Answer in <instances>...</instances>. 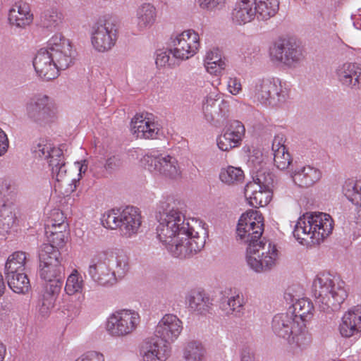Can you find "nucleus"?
Listing matches in <instances>:
<instances>
[{"mask_svg": "<svg viewBox=\"0 0 361 361\" xmlns=\"http://www.w3.org/2000/svg\"><path fill=\"white\" fill-rule=\"evenodd\" d=\"M185 203L172 197L161 201L156 212L157 238L173 256L179 258L196 254L205 245V231L201 230L202 236L195 231L185 221Z\"/></svg>", "mask_w": 361, "mask_h": 361, "instance_id": "f257e3e1", "label": "nucleus"}, {"mask_svg": "<svg viewBox=\"0 0 361 361\" xmlns=\"http://www.w3.org/2000/svg\"><path fill=\"white\" fill-rule=\"evenodd\" d=\"M262 216L257 212L243 214L238 223L237 234L247 245V264L256 272L269 270L275 264L278 250L271 242H264Z\"/></svg>", "mask_w": 361, "mask_h": 361, "instance_id": "f03ea898", "label": "nucleus"}, {"mask_svg": "<svg viewBox=\"0 0 361 361\" xmlns=\"http://www.w3.org/2000/svg\"><path fill=\"white\" fill-rule=\"evenodd\" d=\"M39 276L46 282L39 300V312L46 317L54 307L65 279V267L59 250L51 245H41L39 253Z\"/></svg>", "mask_w": 361, "mask_h": 361, "instance_id": "7ed1b4c3", "label": "nucleus"}, {"mask_svg": "<svg viewBox=\"0 0 361 361\" xmlns=\"http://www.w3.org/2000/svg\"><path fill=\"white\" fill-rule=\"evenodd\" d=\"M345 283L329 273H319L313 281L314 301L320 311L331 313L340 310L348 294Z\"/></svg>", "mask_w": 361, "mask_h": 361, "instance_id": "20e7f679", "label": "nucleus"}, {"mask_svg": "<svg viewBox=\"0 0 361 361\" xmlns=\"http://www.w3.org/2000/svg\"><path fill=\"white\" fill-rule=\"evenodd\" d=\"M333 230V219L331 216L322 212H307L300 216L294 226L293 236L296 240H323Z\"/></svg>", "mask_w": 361, "mask_h": 361, "instance_id": "39448f33", "label": "nucleus"}, {"mask_svg": "<svg viewBox=\"0 0 361 361\" xmlns=\"http://www.w3.org/2000/svg\"><path fill=\"white\" fill-rule=\"evenodd\" d=\"M270 60L276 64L295 68L305 59L303 49L293 37H280L269 48Z\"/></svg>", "mask_w": 361, "mask_h": 361, "instance_id": "423d86ee", "label": "nucleus"}, {"mask_svg": "<svg viewBox=\"0 0 361 361\" xmlns=\"http://www.w3.org/2000/svg\"><path fill=\"white\" fill-rule=\"evenodd\" d=\"M252 94L261 104L276 106L288 98V92L279 79H259L252 90Z\"/></svg>", "mask_w": 361, "mask_h": 361, "instance_id": "0eeeda50", "label": "nucleus"}, {"mask_svg": "<svg viewBox=\"0 0 361 361\" xmlns=\"http://www.w3.org/2000/svg\"><path fill=\"white\" fill-rule=\"evenodd\" d=\"M26 115L39 126L52 122L56 117V109L47 95H39L31 99L26 104Z\"/></svg>", "mask_w": 361, "mask_h": 361, "instance_id": "6e6552de", "label": "nucleus"}, {"mask_svg": "<svg viewBox=\"0 0 361 361\" xmlns=\"http://www.w3.org/2000/svg\"><path fill=\"white\" fill-rule=\"evenodd\" d=\"M139 323L140 316L137 312L122 310L108 318L106 330L114 336H124L133 332Z\"/></svg>", "mask_w": 361, "mask_h": 361, "instance_id": "1a4fd4ad", "label": "nucleus"}, {"mask_svg": "<svg viewBox=\"0 0 361 361\" xmlns=\"http://www.w3.org/2000/svg\"><path fill=\"white\" fill-rule=\"evenodd\" d=\"M47 47L59 71L73 64L75 51L72 49L70 41L61 34L54 35L49 40Z\"/></svg>", "mask_w": 361, "mask_h": 361, "instance_id": "9d476101", "label": "nucleus"}, {"mask_svg": "<svg viewBox=\"0 0 361 361\" xmlns=\"http://www.w3.org/2000/svg\"><path fill=\"white\" fill-rule=\"evenodd\" d=\"M202 108L207 121L215 126L223 123L228 116V102L218 94H209L202 101Z\"/></svg>", "mask_w": 361, "mask_h": 361, "instance_id": "9b49d317", "label": "nucleus"}, {"mask_svg": "<svg viewBox=\"0 0 361 361\" xmlns=\"http://www.w3.org/2000/svg\"><path fill=\"white\" fill-rule=\"evenodd\" d=\"M117 27L110 20H99L92 27V44L94 48L104 52L110 50L117 40Z\"/></svg>", "mask_w": 361, "mask_h": 361, "instance_id": "f8f14e48", "label": "nucleus"}, {"mask_svg": "<svg viewBox=\"0 0 361 361\" xmlns=\"http://www.w3.org/2000/svg\"><path fill=\"white\" fill-rule=\"evenodd\" d=\"M142 161L145 168L151 172L171 179H176L180 176L181 171L179 164L173 157L147 154L143 157Z\"/></svg>", "mask_w": 361, "mask_h": 361, "instance_id": "ddd939ff", "label": "nucleus"}, {"mask_svg": "<svg viewBox=\"0 0 361 361\" xmlns=\"http://www.w3.org/2000/svg\"><path fill=\"white\" fill-rule=\"evenodd\" d=\"M109 262L110 259L106 252L98 253L91 259L88 274L99 286H110L116 283V272L111 271Z\"/></svg>", "mask_w": 361, "mask_h": 361, "instance_id": "4468645a", "label": "nucleus"}, {"mask_svg": "<svg viewBox=\"0 0 361 361\" xmlns=\"http://www.w3.org/2000/svg\"><path fill=\"white\" fill-rule=\"evenodd\" d=\"M172 43L173 56L186 60L197 53L200 47V37L197 32L189 30L177 35Z\"/></svg>", "mask_w": 361, "mask_h": 361, "instance_id": "2eb2a0df", "label": "nucleus"}, {"mask_svg": "<svg viewBox=\"0 0 361 361\" xmlns=\"http://www.w3.org/2000/svg\"><path fill=\"white\" fill-rule=\"evenodd\" d=\"M33 66L39 78L49 81L59 75V71L50 54L48 47L40 49L34 60Z\"/></svg>", "mask_w": 361, "mask_h": 361, "instance_id": "dca6fc26", "label": "nucleus"}, {"mask_svg": "<svg viewBox=\"0 0 361 361\" xmlns=\"http://www.w3.org/2000/svg\"><path fill=\"white\" fill-rule=\"evenodd\" d=\"M182 329V322L176 315L172 314H166L158 323L154 336L169 344L177 339Z\"/></svg>", "mask_w": 361, "mask_h": 361, "instance_id": "f3484780", "label": "nucleus"}, {"mask_svg": "<svg viewBox=\"0 0 361 361\" xmlns=\"http://www.w3.org/2000/svg\"><path fill=\"white\" fill-rule=\"evenodd\" d=\"M144 361H165L170 353L169 345L154 336L145 340L141 350Z\"/></svg>", "mask_w": 361, "mask_h": 361, "instance_id": "a211bd4d", "label": "nucleus"}, {"mask_svg": "<svg viewBox=\"0 0 361 361\" xmlns=\"http://www.w3.org/2000/svg\"><path fill=\"white\" fill-rule=\"evenodd\" d=\"M335 73L342 85L355 90L361 88V65L345 63L339 66Z\"/></svg>", "mask_w": 361, "mask_h": 361, "instance_id": "6ab92c4d", "label": "nucleus"}, {"mask_svg": "<svg viewBox=\"0 0 361 361\" xmlns=\"http://www.w3.org/2000/svg\"><path fill=\"white\" fill-rule=\"evenodd\" d=\"M338 329L344 338H350L361 332V305L351 307L343 314Z\"/></svg>", "mask_w": 361, "mask_h": 361, "instance_id": "aec40b11", "label": "nucleus"}, {"mask_svg": "<svg viewBox=\"0 0 361 361\" xmlns=\"http://www.w3.org/2000/svg\"><path fill=\"white\" fill-rule=\"evenodd\" d=\"M299 320L294 318L293 314L281 313L274 317L271 327L277 336L288 340L291 336L293 331H299Z\"/></svg>", "mask_w": 361, "mask_h": 361, "instance_id": "412c9836", "label": "nucleus"}, {"mask_svg": "<svg viewBox=\"0 0 361 361\" xmlns=\"http://www.w3.org/2000/svg\"><path fill=\"white\" fill-rule=\"evenodd\" d=\"M55 214L61 217V222L56 224V221H54L55 222L52 223L51 226L49 224L47 225L45 233L49 243H44L42 245H51L54 249L59 250V248L65 245L68 238L66 232L68 224L65 222L63 214L61 212H56Z\"/></svg>", "mask_w": 361, "mask_h": 361, "instance_id": "4be33fe9", "label": "nucleus"}, {"mask_svg": "<svg viewBox=\"0 0 361 361\" xmlns=\"http://www.w3.org/2000/svg\"><path fill=\"white\" fill-rule=\"evenodd\" d=\"M293 183L300 188H309L322 178V172L310 165L292 169L290 173Z\"/></svg>", "mask_w": 361, "mask_h": 361, "instance_id": "5701e85b", "label": "nucleus"}, {"mask_svg": "<svg viewBox=\"0 0 361 361\" xmlns=\"http://www.w3.org/2000/svg\"><path fill=\"white\" fill-rule=\"evenodd\" d=\"M120 219V230L122 235L130 237L137 232L141 225V216L138 209L134 207H126L122 209Z\"/></svg>", "mask_w": 361, "mask_h": 361, "instance_id": "b1692460", "label": "nucleus"}, {"mask_svg": "<svg viewBox=\"0 0 361 361\" xmlns=\"http://www.w3.org/2000/svg\"><path fill=\"white\" fill-rule=\"evenodd\" d=\"M188 310L197 314L205 315L212 309V303L210 298L204 291L200 290H191L185 297Z\"/></svg>", "mask_w": 361, "mask_h": 361, "instance_id": "393cba45", "label": "nucleus"}, {"mask_svg": "<svg viewBox=\"0 0 361 361\" xmlns=\"http://www.w3.org/2000/svg\"><path fill=\"white\" fill-rule=\"evenodd\" d=\"M245 305L243 295L235 290L221 298L220 307L227 316L241 317L245 313Z\"/></svg>", "mask_w": 361, "mask_h": 361, "instance_id": "a878e982", "label": "nucleus"}, {"mask_svg": "<svg viewBox=\"0 0 361 361\" xmlns=\"http://www.w3.org/2000/svg\"><path fill=\"white\" fill-rule=\"evenodd\" d=\"M271 190L262 188L256 183H248L245 188V197L255 208L267 205L271 201Z\"/></svg>", "mask_w": 361, "mask_h": 361, "instance_id": "bb28decb", "label": "nucleus"}, {"mask_svg": "<svg viewBox=\"0 0 361 361\" xmlns=\"http://www.w3.org/2000/svg\"><path fill=\"white\" fill-rule=\"evenodd\" d=\"M130 126L133 133L140 138H156L159 131L157 123L143 119L142 116L136 115L132 119Z\"/></svg>", "mask_w": 361, "mask_h": 361, "instance_id": "cd10ccee", "label": "nucleus"}, {"mask_svg": "<svg viewBox=\"0 0 361 361\" xmlns=\"http://www.w3.org/2000/svg\"><path fill=\"white\" fill-rule=\"evenodd\" d=\"M47 159L53 178L58 182L63 181L66 176L67 169L62 149L54 147Z\"/></svg>", "mask_w": 361, "mask_h": 361, "instance_id": "c85d7f7f", "label": "nucleus"}, {"mask_svg": "<svg viewBox=\"0 0 361 361\" xmlns=\"http://www.w3.org/2000/svg\"><path fill=\"white\" fill-rule=\"evenodd\" d=\"M250 0H241L235 4L232 12L233 22L238 25H243L250 22L255 16L257 17V12Z\"/></svg>", "mask_w": 361, "mask_h": 361, "instance_id": "c756f323", "label": "nucleus"}, {"mask_svg": "<svg viewBox=\"0 0 361 361\" xmlns=\"http://www.w3.org/2000/svg\"><path fill=\"white\" fill-rule=\"evenodd\" d=\"M29 5L25 2H18L9 11L8 20L11 24L19 27L30 25L32 21Z\"/></svg>", "mask_w": 361, "mask_h": 361, "instance_id": "7c9ffc66", "label": "nucleus"}, {"mask_svg": "<svg viewBox=\"0 0 361 361\" xmlns=\"http://www.w3.org/2000/svg\"><path fill=\"white\" fill-rule=\"evenodd\" d=\"M137 27L140 31L149 28L155 22L156 8L150 4H143L137 10Z\"/></svg>", "mask_w": 361, "mask_h": 361, "instance_id": "2f4dec72", "label": "nucleus"}, {"mask_svg": "<svg viewBox=\"0 0 361 361\" xmlns=\"http://www.w3.org/2000/svg\"><path fill=\"white\" fill-rule=\"evenodd\" d=\"M257 18L267 20L274 16L279 8V0H254Z\"/></svg>", "mask_w": 361, "mask_h": 361, "instance_id": "473e14b6", "label": "nucleus"}, {"mask_svg": "<svg viewBox=\"0 0 361 361\" xmlns=\"http://www.w3.org/2000/svg\"><path fill=\"white\" fill-rule=\"evenodd\" d=\"M299 331H294L290 338H288V343L293 348L300 350L307 348L312 342V337L306 330L305 324L302 322H299Z\"/></svg>", "mask_w": 361, "mask_h": 361, "instance_id": "72a5a7b5", "label": "nucleus"}, {"mask_svg": "<svg viewBox=\"0 0 361 361\" xmlns=\"http://www.w3.org/2000/svg\"><path fill=\"white\" fill-rule=\"evenodd\" d=\"M293 310L288 312L294 315V318L305 323L313 315L314 306L312 302L306 298L298 300L292 306Z\"/></svg>", "mask_w": 361, "mask_h": 361, "instance_id": "f704fd0d", "label": "nucleus"}, {"mask_svg": "<svg viewBox=\"0 0 361 361\" xmlns=\"http://www.w3.org/2000/svg\"><path fill=\"white\" fill-rule=\"evenodd\" d=\"M204 66L208 73L219 75L226 68V63L222 60L219 49L207 52L204 59Z\"/></svg>", "mask_w": 361, "mask_h": 361, "instance_id": "c9c22d12", "label": "nucleus"}, {"mask_svg": "<svg viewBox=\"0 0 361 361\" xmlns=\"http://www.w3.org/2000/svg\"><path fill=\"white\" fill-rule=\"evenodd\" d=\"M26 258V253L22 251L15 252L11 255L5 264L6 276L24 271Z\"/></svg>", "mask_w": 361, "mask_h": 361, "instance_id": "e433bc0d", "label": "nucleus"}, {"mask_svg": "<svg viewBox=\"0 0 361 361\" xmlns=\"http://www.w3.org/2000/svg\"><path fill=\"white\" fill-rule=\"evenodd\" d=\"M6 279L9 288L15 293H25L30 288V280L23 271L6 276Z\"/></svg>", "mask_w": 361, "mask_h": 361, "instance_id": "4c0bfd02", "label": "nucleus"}, {"mask_svg": "<svg viewBox=\"0 0 361 361\" xmlns=\"http://www.w3.org/2000/svg\"><path fill=\"white\" fill-rule=\"evenodd\" d=\"M219 178L223 183L228 185H238L243 182L245 174L240 167L229 166L221 169Z\"/></svg>", "mask_w": 361, "mask_h": 361, "instance_id": "58836bf2", "label": "nucleus"}, {"mask_svg": "<svg viewBox=\"0 0 361 361\" xmlns=\"http://www.w3.org/2000/svg\"><path fill=\"white\" fill-rule=\"evenodd\" d=\"M206 350L200 342H188L183 350L185 361H204Z\"/></svg>", "mask_w": 361, "mask_h": 361, "instance_id": "ea45409f", "label": "nucleus"}, {"mask_svg": "<svg viewBox=\"0 0 361 361\" xmlns=\"http://www.w3.org/2000/svg\"><path fill=\"white\" fill-rule=\"evenodd\" d=\"M15 221L12 206L5 202L0 207V233H7Z\"/></svg>", "mask_w": 361, "mask_h": 361, "instance_id": "a19ab883", "label": "nucleus"}, {"mask_svg": "<svg viewBox=\"0 0 361 361\" xmlns=\"http://www.w3.org/2000/svg\"><path fill=\"white\" fill-rule=\"evenodd\" d=\"M252 183H256L262 188L272 190L274 184V175L267 169H261L257 171Z\"/></svg>", "mask_w": 361, "mask_h": 361, "instance_id": "79ce46f5", "label": "nucleus"}, {"mask_svg": "<svg viewBox=\"0 0 361 361\" xmlns=\"http://www.w3.org/2000/svg\"><path fill=\"white\" fill-rule=\"evenodd\" d=\"M83 284L84 281L82 276H79L76 270H74L66 280L65 291L70 295L81 292L83 288Z\"/></svg>", "mask_w": 361, "mask_h": 361, "instance_id": "37998d69", "label": "nucleus"}, {"mask_svg": "<svg viewBox=\"0 0 361 361\" xmlns=\"http://www.w3.org/2000/svg\"><path fill=\"white\" fill-rule=\"evenodd\" d=\"M121 209H113L105 212L102 218V225L107 228L116 229L120 226Z\"/></svg>", "mask_w": 361, "mask_h": 361, "instance_id": "c03bdc74", "label": "nucleus"}, {"mask_svg": "<svg viewBox=\"0 0 361 361\" xmlns=\"http://www.w3.org/2000/svg\"><path fill=\"white\" fill-rule=\"evenodd\" d=\"M293 159L287 148H283L274 153V165L280 170L287 169Z\"/></svg>", "mask_w": 361, "mask_h": 361, "instance_id": "a18cd8bd", "label": "nucleus"}, {"mask_svg": "<svg viewBox=\"0 0 361 361\" xmlns=\"http://www.w3.org/2000/svg\"><path fill=\"white\" fill-rule=\"evenodd\" d=\"M116 275L119 279L123 278L129 270L128 257L123 251H118L115 257Z\"/></svg>", "mask_w": 361, "mask_h": 361, "instance_id": "49530a36", "label": "nucleus"}, {"mask_svg": "<svg viewBox=\"0 0 361 361\" xmlns=\"http://www.w3.org/2000/svg\"><path fill=\"white\" fill-rule=\"evenodd\" d=\"M41 22L45 27H56L61 22V14L54 9L47 10L41 16Z\"/></svg>", "mask_w": 361, "mask_h": 361, "instance_id": "de8ad7c7", "label": "nucleus"}, {"mask_svg": "<svg viewBox=\"0 0 361 361\" xmlns=\"http://www.w3.org/2000/svg\"><path fill=\"white\" fill-rule=\"evenodd\" d=\"M172 49L169 50H158L156 55L155 63L157 66L164 67L166 65L171 66L172 59L170 58V54H173Z\"/></svg>", "mask_w": 361, "mask_h": 361, "instance_id": "09e8293b", "label": "nucleus"}, {"mask_svg": "<svg viewBox=\"0 0 361 361\" xmlns=\"http://www.w3.org/2000/svg\"><path fill=\"white\" fill-rule=\"evenodd\" d=\"M123 164V161L118 155H114L108 158L106 161L104 168L109 172L115 171L120 169Z\"/></svg>", "mask_w": 361, "mask_h": 361, "instance_id": "8fccbe9b", "label": "nucleus"}, {"mask_svg": "<svg viewBox=\"0 0 361 361\" xmlns=\"http://www.w3.org/2000/svg\"><path fill=\"white\" fill-rule=\"evenodd\" d=\"M53 148L54 147H51L50 145L39 143L36 146L33 147L32 152L35 157H38L39 158L44 157L47 159Z\"/></svg>", "mask_w": 361, "mask_h": 361, "instance_id": "3c124183", "label": "nucleus"}, {"mask_svg": "<svg viewBox=\"0 0 361 361\" xmlns=\"http://www.w3.org/2000/svg\"><path fill=\"white\" fill-rule=\"evenodd\" d=\"M197 2L200 8L212 10L221 6L224 4L225 0H198Z\"/></svg>", "mask_w": 361, "mask_h": 361, "instance_id": "603ef678", "label": "nucleus"}, {"mask_svg": "<svg viewBox=\"0 0 361 361\" xmlns=\"http://www.w3.org/2000/svg\"><path fill=\"white\" fill-rule=\"evenodd\" d=\"M217 145L221 151H228L232 148L235 147L230 140L228 135L224 134L219 136L217 138Z\"/></svg>", "mask_w": 361, "mask_h": 361, "instance_id": "864d4df0", "label": "nucleus"}, {"mask_svg": "<svg viewBox=\"0 0 361 361\" xmlns=\"http://www.w3.org/2000/svg\"><path fill=\"white\" fill-rule=\"evenodd\" d=\"M75 361H104V357L102 353L90 351L83 354Z\"/></svg>", "mask_w": 361, "mask_h": 361, "instance_id": "5fc2aeb1", "label": "nucleus"}, {"mask_svg": "<svg viewBox=\"0 0 361 361\" xmlns=\"http://www.w3.org/2000/svg\"><path fill=\"white\" fill-rule=\"evenodd\" d=\"M227 130L233 133L236 137L243 136L245 133V127L239 121H233L231 122Z\"/></svg>", "mask_w": 361, "mask_h": 361, "instance_id": "6e6d98bb", "label": "nucleus"}, {"mask_svg": "<svg viewBox=\"0 0 361 361\" xmlns=\"http://www.w3.org/2000/svg\"><path fill=\"white\" fill-rule=\"evenodd\" d=\"M285 141V135L283 133L276 134L274 136L272 142L271 149L273 153L278 152V150H280L281 149L286 148V145H284Z\"/></svg>", "mask_w": 361, "mask_h": 361, "instance_id": "4d7b16f0", "label": "nucleus"}, {"mask_svg": "<svg viewBox=\"0 0 361 361\" xmlns=\"http://www.w3.org/2000/svg\"><path fill=\"white\" fill-rule=\"evenodd\" d=\"M12 188L10 180L0 179V195L4 197L8 196L12 192Z\"/></svg>", "mask_w": 361, "mask_h": 361, "instance_id": "13d9d810", "label": "nucleus"}, {"mask_svg": "<svg viewBox=\"0 0 361 361\" xmlns=\"http://www.w3.org/2000/svg\"><path fill=\"white\" fill-rule=\"evenodd\" d=\"M228 88L232 94L236 95L241 90V84L240 80L236 78H230L228 82Z\"/></svg>", "mask_w": 361, "mask_h": 361, "instance_id": "bf43d9fd", "label": "nucleus"}, {"mask_svg": "<svg viewBox=\"0 0 361 361\" xmlns=\"http://www.w3.org/2000/svg\"><path fill=\"white\" fill-rule=\"evenodd\" d=\"M241 361H256L255 353L250 348L243 349L240 355Z\"/></svg>", "mask_w": 361, "mask_h": 361, "instance_id": "052dcab7", "label": "nucleus"}, {"mask_svg": "<svg viewBox=\"0 0 361 361\" xmlns=\"http://www.w3.org/2000/svg\"><path fill=\"white\" fill-rule=\"evenodd\" d=\"M8 147V140L6 133L0 128V156L4 154Z\"/></svg>", "mask_w": 361, "mask_h": 361, "instance_id": "680f3d73", "label": "nucleus"}, {"mask_svg": "<svg viewBox=\"0 0 361 361\" xmlns=\"http://www.w3.org/2000/svg\"><path fill=\"white\" fill-rule=\"evenodd\" d=\"M224 135L229 136L231 142H232L233 145H234L235 147H238L242 141L243 136L236 137L233 133H231L230 131H228L227 130L224 133Z\"/></svg>", "mask_w": 361, "mask_h": 361, "instance_id": "e2e57ef3", "label": "nucleus"}, {"mask_svg": "<svg viewBox=\"0 0 361 361\" xmlns=\"http://www.w3.org/2000/svg\"><path fill=\"white\" fill-rule=\"evenodd\" d=\"M59 212V210H54L52 214H51V219H50V223H51V225L49 224V226H51L52 225V223H54L56 221V224L58 223H61V217L60 216H58L56 215V214H55V212Z\"/></svg>", "mask_w": 361, "mask_h": 361, "instance_id": "0e129e2a", "label": "nucleus"}, {"mask_svg": "<svg viewBox=\"0 0 361 361\" xmlns=\"http://www.w3.org/2000/svg\"><path fill=\"white\" fill-rule=\"evenodd\" d=\"M5 289L6 286L4 281V278L1 273L0 272V297L4 294Z\"/></svg>", "mask_w": 361, "mask_h": 361, "instance_id": "69168bd1", "label": "nucleus"}, {"mask_svg": "<svg viewBox=\"0 0 361 361\" xmlns=\"http://www.w3.org/2000/svg\"><path fill=\"white\" fill-rule=\"evenodd\" d=\"M87 169V165L85 164V161H83V164H80L79 167V174L80 176L82 175V173H85V171Z\"/></svg>", "mask_w": 361, "mask_h": 361, "instance_id": "338daca9", "label": "nucleus"}, {"mask_svg": "<svg viewBox=\"0 0 361 361\" xmlns=\"http://www.w3.org/2000/svg\"><path fill=\"white\" fill-rule=\"evenodd\" d=\"M6 353V348L2 343H0V361H3Z\"/></svg>", "mask_w": 361, "mask_h": 361, "instance_id": "774afa93", "label": "nucleus"}]
</instances>
